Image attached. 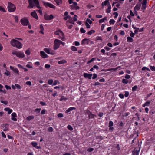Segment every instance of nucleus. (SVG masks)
<instances>
[{
    "instance_id": "obj_1",
    "label": "nucleus",
    "mask_w": 155,
    "mask_h": 155,
    "mask_svg": "<svg viewBox=\"0 0 155 155\" xmlns=\"http://www.w3.org/2000/svg\"><path fill=\"white\" fill-rule=\"evenodd\" d=\"M10 44L12 46L15 47L18 49H21L22 47V44L15 39H12L10 41Z\"/></svg>"
},
{
    "instance_id": "obj_2",
    "label": "nucleus",
    "mask_w": 155,
    "mask_h": 155,
    "mask_svg": "<svg viewBox=\"0 0 155 155\" xmlns=\"http://www.w3.org/2000/svg\"><path fill=\"white\" fill-rule=\"evenodd\" d=\"M29 5L28 8H32L34 6H36L37 8H39V3L38 0H28Z\"/></svg>"
},
{
    "instance_id": "obj_3",
    "label": "nucleus",
    "mask_w": 155,
    "mask_h": 155,
    "mask_svg": "<svg viewBox=\"0 0 155 155\" xmlns=\"http://www.w3.org/2000/svg\"><path fill=\"white\" fill-rule=\"evenodd\" d=\"M16 9L15 6L13 4L10 2L8 3V9L10 12H15Z\"/></svg>"
},
{
    "instance_id": "obj_4",
    "label": "nucleus",
    "mask_w": 155,
    "mask_h": 155,
    "mask_svg": "<svg viewBox=\"0 0 155 155\" xmlns=\"http://www.w3.org/2000/svg\"><path fill=\"white\" fill-rule=\"evenodd\" d=\"M54 34L59 35L60 36H61V37H59V38H61L62 41L64 40L65 38L64 36V34L61 30H58L54 32Z\"/></svg>"
},
{
    "instance_id": "obj_5",
    "label": "nucleus",
    "mask_w": 155,
    "mask_h": 155,
    "mask_svg": "<svg viewBox=\"0 0 155 155\" xmlns=\"http://www.w3.org/2000/svg\"><path fill=\"white\" fill-rule=\"evenodd\" d=\"M12 53L13 54L15 55L19 58H23L25 57L24 54L21 51H14L12 52Z\"/></svg>"
},
{
    "instance_id": "obj_6",
    "label": "nucleus",
    "mask_w": 155,
    "mask_h": 155,
    "mask_svg": "<svg viewBox=\"0 0 155 155\" xmlns=\"http://www.w3.org/2000/svg\"><path fill=\"white\" fill-rule=\"evenodd\" d=\"M60 45V40L55 39L54 40V49L56 50L59 48Z\"/></svg>"
},
{
    "instance_id": "obj_7",
    "label": "nucleus",
    "mask_w": 155,
    "mask_h": 155,
    "mask_svg": "<svg viewBox=\"0 0 155 155\" xmlns=\"http://www.w3.org/2000/svg\"><path fill=\"white\" fill-rule=\"evenodd\" d=\"M85 114L88 115V118L89 119H93L96 116V115L93 114L90 111L88 110H87L85 111Z\"/></svg>"
},
{
    "instance_id": "obj_8",
    "label": "nucleus",
    "mask_w": 155,
    "mask_h": 155,
    "mask_svg": "<svg viewBox=\"0 0 155 155\" xmlns=\"http://www.w3.org/2000/svg\"><path fill=\"white\" fill-rule=\"evenodd\" d=\"M77 4H78L76 2H73L72 5L70 6L71 7V9L72 10L74 9L75 10L79 9L80 7L77 5Z\"/></svg>"
},
{
    "instance_id": "obj_9",
    "label": "nucleus",
    "mask_w": 155,
    "mask_h": 155,
    "mask_svg": "<svg viewBox=\"0 0 155 155\" xmlns=\"http://www.w3.org/2000/svg\"><path fill=\"white\" fill-rule=\"evenodd\" d=\"M43 3L44 5L46 7H49L50 8L54 9H55V7L52 4L48 2H43Z\"/></svg>"
},
{
    "instance_id": "obj_10",
    "label": "nucleus",
    "mask_w": 155,
    "mask_h": 155,
    "mask_svg": "<svg viewBox=\"0 0 155 155\" xmlns=\"http://www.w3.org/2000/svg\"><path fill=\"white\" fill-rule=\"evenodd\" d=\"M20 22L22 25L23 26H27L28 25L29 21L28 20L25 18H23L21 19Z\"/></svg>"
},
{
    "instance_id": "obj_11",
    "label": "nucleus",
    "mask_w": 155,
    "mask_h": 155,
    "mask_svg": "<svg viewBox=\"0 0 155 155\" xmlns=\"http://www.w3.org/2000/svg\"><path fill=\"white\" fill-rule=\"evenodd\" d=\"M44 50L46 53L48 54H54V51L48 48H45Z\"/></svg>"
},
{
    "instance_id": "obj_12",
    "label": "nucleus",
    "mask_w": 155,
    "mask_h": 155,
    "mask_svg": "<svg viewBox=\"0 0 155 155\" xmlns=\"http://www.w3.org/2000/svg\"><path fill=\"white\" fill-rule=\"evenodd\" d=\"M54 16L52 15H51L50 16L48 15L45 14L44 15V18L45 20H50L53 19Z\"/></svg>"
},
{
    "instance_id": "obj_13",
    "label": "nucleus",
    "mask_w": 155,
    "mask_h": 155,
    "mask_svg": "<svg viewBox=\"0 0 155 155\" xmlns=\"http://www.w3.org/2000/svg\"><path fill=\"white\" fill-rule=\"evenodd\" d=\"M83 75L84 77L85 78H87L89 79H91V77L92 76V74L84 73Z\"/></svg>"
},
{
    "instance_id": "obj_14",
    "label": "nucleus",
    "mask_w": 155,
    "mask_h": 155,
    "mask_svg": "<svg viewBox=\"0 0 155 155\" xmlns=\"http://www.w3.org/2000/svg\"><path fill=\"white\" fill-rule=\"evenodd\" d=\"M31 16L33 17L34 18H35L36 19H38V16L37 15V13L36 12H32L31 13Z\"/></svg>"
},
{
    "instance_id": "obj_15",
    "label": "nucleus",
    "mask_w": 155,
    "mask_h": 155,
    "mask_svg": "<svg viewBox=\"0 0 155 155\" xmlns=\"http://www.w3.org/2000/svg\"><path fill=\"white\" fill-rule=\"evenodd\" d=\"M40 54L41 57L43 58H47L48 57V55H47L44 51H41L40 52Z\"/></svg>"
},
{
    "instance_id": "obj_16",
    "label": "nucleus",
    "mask_w": 155,
    "mask_h": 155,
    "mask_svg": "<svg viewBox=\"0 0 155 155\" xmlns=\"http://www.w3.org/2000/svg\"><path fill=\"white\" fill-rule=\"evenodd\" d=\"M10 68L14 72L17 73L18 74L19 71L17 68H15L12 66H10Z\"/></svg>"
},
{
    "instance_id": "obj_17",
    "label": "nucleus",
    "mask_w": 155,
    "mask_h": 155,
    "mask_svg": "<svg viewBox=\"0 0 155 155\" xmlns=\"http://www.w3.org/2000/svg\"><path fill=\"white\" fill-rule=\"evenodd\" d=\"M88 39L87 38H84L81 41V44L82 45H83L86 43L88 44Z\"/></svg>"
},
{
    "instance_id": "obj_18",
    "label": "nucleus",
    "mask_w": 155,
    "mask_h": 155,
    "mask_svg": "<svg viewBox=\"0 0 155 155\" xmlns=\"http://www.w3.org/2000/svg\"><path fill=\"white\" fill-rule=\"evenodd\" d=\"M4 110L8 112V114H10L12 112V110L9 108H5Z\"/></svg>"
},
{
    "instance_id": "obj_19",
    "label": "nucleus",
    "mask_w": 155,
    "mask_h": 155,
    "mask_svg": "<svg viewBox=\"0 0 155 155\" xmlns=\"http://www.w3.org/2000/svg\"><path fill=\"white\" fill-rule=\"evenodd\" d=\"M141 7V4H136V5L134 8V10H139Z\"/></svg>"
},
{
    "instance_id": "obj_20",
    "label": "nucleus",
    "mask_w": 155,
    "mask_h": 155,
    "mask_svg": "<svg viewBox=\"0 0 155 155\" xmlns=\"http://www.w3.org/2000/svg\"><path fill=\"white\" fill-rule=\"evenodd\" d=\"M150 101H149L147 102H146L144 104H143L142 105V106L143 107H145L146 106H150Z\"/></svg>"
},
{
    "instance_id": "obj_21",
    "label": "nucleus",
    "mask_w": 155,
    "mask_h": 155,
    "mask_svg": "<svg viewBox=\"0 0 155 155\" xmlns=\"http://www.w3.org/2000/svg\"><path fill=\"white\" fill-rule=\"evenodd\" d=\"M57 5H61L62 3V0H54Z\"/></svg>"
},
{
    "instance_id": "obj_22",
    "label": "nucleus",
    "mask_w": 155,
    "mask_h": 155,
    "mask_svg": "<svg viewBox=\"0 0 155 155\" xmlns=\"http://www.w3.org/2000/svg\"><path fill=\"white\" fill-rule=\"evenodd\" d=\"M66 63L67 61L64 59H63L58 61V63L60 64H65Z\"/></svg>"
},
{
    "instance_id": "obj_23",
    "label": "nucleus",
    "mask_w": 155,
    "mask_h": 155,
    "mask_svg": "<svg viewBox=\"0 0 155 155\" xmlns=\"http://www.w3.org/2000/svg\"><path fill=\"white\" fill-rule=\"evenodd\" d=\"M109 0H106L104 2H103L102 3V6L103 7V6L106 5L107 4H109Z\"/></svg>"
},
{
    "instance_id": "obj_24",
    "label": "nucleus",
    "mask_w": 155,
    "mask_h": 155,
    "mask_svg": "<svg viewBox=\"0 0 155 155\" xmlns=\"http://www.w3.org/2000/svg\"><path fill=\"white\" fill-rule=\"evenodd\" d=\"M66 24L68 28L71 29L72 28L73 25H70L69 23L68 22V21H67L66 22Z\"/></svg>"
},
{
    "instance_id": "obj_25",
    "label": "nucleus",
    "mask_w": 155,
    "mask_h": 155,
    "mask_svg": "<svg viewBox=\"0 0 155 155\" xmlns=\"http://www.w3.org/2000/svg\"><path fill=\"white\" fill-rule=\"evenodd\" d=\"M133 155H139V152L136 149H134L132 152Z\"/></svg>"
},
{
    "instance_id": "obj_26",
    "label": "nucleus",
    "mask_w": 155,
    "mask_h": 155,
    "mask_svg": "<svg viewBox=\"0 0 155 155\" xmlns=\"http://www.w3.org/2000/svg\"><path fill=\"white\" fill-rule=\"evenodd\" d=\"M127 41L128 42H132L133 41V39L132 37H128L127 38Z\"/></svg>"
},
{
    "instance_id": "obj_27",
    "label": "nucleus",
    "mask_w": 155,
    "mask_h": 155,
    "mask_svg": "<svg viewBox=\"0 0 155 155\" xmlns=\"http://www.w3.org/2000/svg\"><path fill=\"white\" fill-rule=\"evenodd\" d=\"M40 31L39 32L40 33H41L42 34H44V33L43 32L44 30V28L43 26L42 25H40Z\"/></svg>"
},
{
    "instance_id": "obj_28",
    "label": "nucleus",
    "mask_w": 155,
    "mask_h": 155,
    "mask_svg": "<svg viewBox=\"0 0 155 155\" xmlns=\"http://www.w3.org/2000/svg\"><path fill=\"white\" fill-rule=\"evenodd\" d=\"M31 144L34 147L36 148H39V147L37 146V143L35 142H33L31 143Z\"/></svg>"
},
{
    "instance_id": "obj_29",
    "label": "nucleus",
    "mask_w": 155,
    "mask_h": 155,
    "mask_svg": "<svg viewBox=\"0 0 155 155\" xmlns=\"http://www.w3.org/2000/svg\"><path fill=\"white\" fill-rule=\"evenodd\" d=\"M107 20V17H105L99 20V22L100 23H102L104 22V20Z\"/></svg>"
},
{
    "instance_id": "obj_30",
    "label": "nucleus",
    "mask_w": 155,
    "mask_h": 155,
    "mask_svg": "<svg viewBox=\"0 0 155 155\" xmlns=\"http://www.w3.org/2000/svg\"><path fill=\"white\" fill-rule=\"evenodd\" d=\"M76 108L74 107H71L68 108V110H67L66 112H69L73 110H75Z\"/></svg>"
},
{
    "instance_id": "obj_31",
    "label": "nucleus",
    "mask_w": 155,
    "mask_h": 155,
    "mask_svg": "<svg viewBox=\"0 0 155 155\" xmlns=\"http://www.w3.org/2000/svg\"><path fill=\"white\" fill-rule=\"evenodd\" d=\"M71 50L73 51H77L76 47L74 46H72L71 47Z\"/></svg>"
},
{
    "instance_id": "obj_32",
    "label": "nucleus",
    "mask_w": 155,
    "mask_h": 155,
    "mask_svg": "<svg viewBox=\"0 0 155 155\" xmlns=\"http://www.w3.org/2000/svg\"><path fill=\"white\" fill-rule=\"evenodd\" d=\"M34 118V116H28L27 118V119L28 120H30L32 119H33Z\"/></svg>"
},
{
    "instance_id": "obj_33",
    "label": "nucleus",
    "mask_w": 155,
    "mask_h": 155,
    "mask_svg": "<svg viewBox=\"0 0 155 155\" xmlns=\"http://www.w3.org/2000/svg\"><path fill=\"white\" fill-rule=\"evenodd\" d=\"M95 32V31L93 30H92L87 33V34L89 35H91L92 34L94 33Z\"/></svg>"
},
{
    "instance_id": "obj_34",
    "label": "nucleus",
    "mask_w": 155,
    "mask_h": 155,
    "mask_svg": "<svg viewBox=\"0 0 155 155\" xmlns=\"http://www.w3.org/2000/svg\"><path fill=\"white\" fill-rule=\"evenodd\" d=\"M122 82L123 83L127 84L128 82V81L126 79H123L122 80Z\"/></svg>"
},
{
    "instance_id": "obj_35",
    "label": "nucleus",
    "mask_w": 155,
    "mask_h": 155,
    "mask_svg": "<svg viewBox=\"0 0 155 155\" xmlns=\"http://www.w3.org/2000/svg\"><path fill=\"white\" fill-rule=\"evenodd\" d=\"M0 11H2L3 12H6L5 8L2 6H0Z\"/></svg>"
},
{
    "instance_id": "obj_36",
    "label": "nucleus",
    "mask_w": 155,
    "mask_h": 155,
    "mask_svg": "<svg viewBox=\"0 0 155 155\" xmlns=\"http://www.w3.org/2000/svg\"><path fill=\"white\" fill-rule=\"evenodd\" d=\"M96 59V58H93L91 60H89L87 62V64H89L91 63V62L94 61Z\"/></svg>"
},
{
    "instance_id": "obj_37",
    "label": "nucleus",
    "mask_w": 155,
    "mask_h": 155,
    "mask_svg": "<svg viewBox=\"0 0 155 155\" xmlns=\"http://www.w3.org/2000/svg\"><path fill=\"white\" fill-rule=\"evenodd\" d=\"M67 21H68V22L69 23H71L73 24H74V21L73 20L72 18H71Z\"/></svg>"
},
{
    "instance_id": "obj_38",
    "label": "nucleus",
    "mask_w": 155,
    "mask_h": 155,
    "mask_svg": "<svg viewBox=\"0 0 155 155\" xmlns=\"http://www.w3.org/2000/svg\"><path fill=\"white\" fill-rule=\"evenodd\" d=\"M67 99V98L65 97L64 96H63L61 97V98L60 99V100L62 101L63 100H66Z\"/></svg>"
},
{
    "instance_id": "obj_39",
    "label": "nucleus",
    "mask_w": 155,
    "mask_h": 155,
    "mask_svg": "<svg viewBox=\"0 0 155 155\" xmlns=\"http://www.w3.org/2000/svg\"><path fill=\"white\" fill-rule=\"evenodd\" d=\"M109 22L110 24H114L115 22V21L114 19H112L110 20Z\"/></svg>"
},
{
    "instance_id": "obj_40",
    "label": "nucleus",
    "mask_w": 155,
    "mask_h": 155,
    "mask_svg": "<svg viewBox=\"0 0 155 155\" xmlns=\"http://www.w3.org/2000/svg\"><path fill=\"white\" fill-rule=\"evenodd\" d=\"M137 88H138V87H137V86L135 85L132 87V91H135L136 90V89Z\"/></svg>"
},
{
    "instance_id": "obj_41",
    "label": "nucleus",
    "mask_w": 155,
    "mask_h": 155,
    "mask_svg": "<svg viewBox=\"0 0 155 155\" xmlns=\"http://www.w3.org/2000/svg\"><path fill=\"white\" fill-rule=\"evenodd\" d=\"M25 53L27 55H29L30 54L31 52L28 49L25 51Z\"/></svg>"
},
{
    "instance_id": "obj_42",
    "label": "nucleus",
    "mask_w": 155,
    "mask_h": 155,
    "mask_svg": "<svg viewBox=\"0 0 155 155\" xmlns=\"http://www.w3.org/2000/svg\"><path fill=\"white\" fill-rule=\"evenodd\" d=\"M113 125V123L112 121H110L109 123V127H112Z\"/></svg>"
},
{
    "instance_id": "obj_43",
    "label": "nucleus",
    "mask_w": 155,
    "mask_h": 155,
    "mask_svg": "<svg viewBox=\"0 0 155 155\" xmlns=\"http://www.w3.org/2000/svg\"><path fill=\"white\" fill-rule=\"evenodd\" d=\"M77 15H74V18H73V20L74 21V22L76 21L77 20Z\"/></svg>"
},
{
    "instance_id": "obj_44",
    "label": "nucleus",
    "mask_w": 155,
    "mask_h": 155,
    "mask_svg": "<svg viewBox=\"0 0 155 155\" xmlns=\"http://www.w3.org/2000/svg\"><path fill=\"white\" fill-rule=\"evenodd\" d=\"M71 17L70 16L68 15L64 18V19L65 20H67L68 19H71Z\"/></svg>"
},
{
    "instance_id": "obj_45",
    "label": "nucleus",
    "mask_w": 155,
    "mask_h": 155,
    "mask_svg": "<svg viewBox=\"0 0 155 155\" xmlns=\"http://www.w3.org/2000/svg\"><path fill=\"white\" fill-rule=\"evenodd\" d=\"M142 71L145 70H147L148 71H150V69L149 68H147L145 67H143L142 68Z\"/></svg>"
},
{
    "instance_id": "obj_46",
    "label": "nucleus",
    "mask_w": 155,
    "mask_h": 155,
    "mask_svg": "<svg viewBox=\"0 0 155 155\" xmlns=\"http://www.w3.org/2000/svg\"><path fill=\"white\" fill-rule=\"evenodd\" d=\"M80 31L82 33H84L85 32V31L83 28H81L80 29Z\"/></svg>"
},
{
    "instance_id": "obj_47",
    "label": "nucleus",
    "mask_w": 155,
    "mask_h": 155,
    "mask_svg": "<svg viewBox=\"0 0 155 155\" xmlns=\"http://www.w3.org/2000/svg\"><path fill=\"white\" fill-rule=\"evenodd\" d=\"M53 83V80L52 79H50L48 81V84L51 85Z\"/></svg>"
},
{
    "instance_id": "obj_48",
    "label": "nucleus",
    "mask_w": 155,
    "mask_h": 155,
    "mask_svg": "<svg viewBox=\"0 0 155 155\" xmlns=\"http://www.w3.org/2000/svg\"><path fill=\"white\" fill-rule=\"evenodd\" d=\"M14 19L15 20V22L16 23L18 22V17L17 16H15L14 18Z\"/></svg>"
},
{
    "instance_id": "obj_49",
    "label": "nucleus",
    "mask_w": 155,
    "mask_h": 155,
    "mask_svg": "<svg viewBox=\"0 0 155 155\" xmlns=\"http://www.w3.org/2000/svg\"><path fill=\"white\" fill-rule=\"evenodd\" d=\"M4 74L7 76L10 75V72L8 71H6V72H5Z\"/></svg>"
},
{
    "instance_id": "obj_50",
    "label": "nucleus",
    "mask_w": 155,
    "mask_h": 155,
    "mask_svg": "<svg viewBox=\"0 0 155 155\" xmlns=\"http://www.w3.org/2000/svg\"><path fill=\"white\" fill-rule=\"evenodd\" d=\"M150 69L153 71H155V67L154 66H150Z\"/></svg>"
},
{
    "instance_id": "obj_51",
    "label": "nucleus",
    "mask_w": 155,
    "mask_h": 155,
    "mask_svg": "<svg viewBox=\"0 0 155 155\" xmlns=\"http://www.w3.org/2000/svg\"><path fill=\"white\" fill-rule=\"evenodd\" d=\"M67 128L68 129L70 130H73L72 127L70 125H68V126Z\"/></svg>"
},
{
    "instance_id": "obj_52",
    "label": "nucleus",
    "mask_w": 155,
    "mask_h": 155,
    "mask_svg": "<svg viewBox=\"0 0 155 155\" xmlns=\"http://www.w3.org/2000/svg\"><path fill=\"white\" fill-rule=\"evenodd\" d=\"M1 103L4 104L5 105L7 104L8 103L7 101H4L2 100L1 101Z\"/></svg>"
},
{
    "instance_id": "obj_53",
    "label": "nucleus",
    "mask_w": 155,
    "mask_h": 155,
    "mask_svg": "<svg viewBox=\"0 0 155 155\" xmlns=\"http://www.w3.org/2000/svg\"><path fill=\"white\" fill-rule=\"evenodd\" d=\"M139 31V28H136V29L134 31V32L135 34H137Z\"/></svg>"
},
{
    "instance_id": "obj_54",
    "label": "nucleus",
    "mask_w": 155,
    "mask_h": 155,
    "mask_svg": "<svg viewBox=\"0 0 155 155\" xmlns=\"http://www.w3.org/2000/svg\"><path fill=\"white\" fill-rule=\"evenodd\" d=\"M85 25L86 26L87 28H90V26L87 22H86Z\"/></svg>"
},
{
    "instance_id": "obj_55",
    "label": "nucleus",
    "mask_w": 155,
    "mask_h": 155,
    "mask_svg": "<svg viewBox=\"0 0 155 155\" xmlns=\"http://www.w3.org/2000/svg\"><path fill=\"white\" fill-rule=\"evenodd\" d=\"M11 115L13 117H16L17 114L15 113L14 112L12 113Z\"/></svg>"
},
{
    "instance_id": "obj_56",
    "label": "nucleus",
    "mask_w": 155,
    "mask_h": 155,
    "mask_svg": "<svg viewBox=\"0 0 155 155\" xmlns=\"http://www.w3.org/2000/svg\"><path fill=\"white\" fill-rule=\"evenodd\" d=\"M129 95V93L127 92L126 91L125 92V94H124V96L125 97H127Z\"/></svg>"
},
{
    "instance_id": "obj_57",
    "label": "nucleus",
    "mask_w": 155,
    "mask_h": 155,
    "mask_svg": "<svg viewBox=\"0 0 155 155\" xmlns=\"http://www.w3.org/2000/svg\"><path fill=\"white\" fill-rule=\"evenodd\" d=\"M97 77V75L96 74L94 73L93 74V76L92 77V79H94L96 78Z\"/></svg>"
},
{
    "instance_id": "obj_58",
    "label": "nucleus",
    "mask_w": 155,
    "mask_h": 155,
    "mask_svg": "<svg viewBox=\"0 0 155 155\" xmlns=\"http://www.w3.org/2000/svg\"><path fill=\"white\" fill-rule=\"evenodd\" d=\"M96 17L97 18H102V15H96Z\"/></svg>"
},
{
    "instance_id": "obj_59",
    "label": "nucleus",
    "mask_w": 155,
    "mask_h": 155,
    "mask_svg": "<svg viewBox=\"0 0 155 155\" xmlns=\"http://www.w3.org/2000/svg\"><path fill=\"white\" fill-rule=\"evenodd\" d=\"M57 115H58V117H62L63 116V114H62L61 113H59Z\"/></svg>"
},
{
    "instance_id": "obj_60",
    "label": "nucleus",
    "mask_w": 155,
    "mask_h": 155,
    "mask_svg": "<svg viewBox=\"0 0 155 155\" xmlns=\"http://www.w3.org/2000/svg\"><path fill=\"white\" fill-rule=\"evenodd\" d=\"M114 15H115L114 18H117L118 15V13L117 12H115L113 13Z\"/></svg>"
},
{
    "instance_id": "obj_61",
    "label": "nucleus",
    "mask_w": 155,
    "mask_h": 155,
    "mask_svg": "<svg viewBox=\"0 0 155 155\" xmlns=\"http://www.w3.org/2000/svg\"><path fill=\"white\" fill-rule=\"evenodd\" d=\"M45 68L48 69L50 67V65L48 64H46L45 65Z\"/></svg>"
},
{
    "instance_id": "obj_62",
    "label": "nucleus",
    "mask_w": 155,
    "mask_h": 155,
    "mask_svg": "<svg viewBox=\"0 0 155 155\" xmlns=\"http://www.w3.org/2000/svg\"><path fill=\"white\" fill-rule=\"evenodd\" d=\"M15 86L18 89H21V87L18 84H15Z\"/></svg>"
},
{
    "instance_id": "obj_63",
    "label": "nucleus",
    "mask_w": 155,
    "mask_h": 155,
    "mask_svg": "<svg viewBox=\"0 0 155 155\" xmlns=\"http://www.w3.org/2000/svg\"><path fill=\"white\" fill-rule=\"evenodd\" d=\"M46 111V110H45V109L43 110L41 112V114L42 115L45 114Z\"/></svg>"
},
{
    "instance_id": "obj_64",
    "label": "nucleus",
    "mask_w": 155,
    "mask_h": 155,
    "mask_svg": "<svg viewBox=\"0 0 155 155\" xmlns=\"http://www.w3.org/2000/svg\"><path fill=\"white\" fill-rule=\"evenodd\" d=\"M86 21L88 22L90 24H91L92 23V21L89 19H87L86 20Z\"/></svg>"
}]
</instances>
